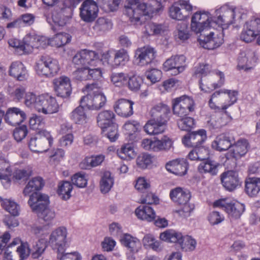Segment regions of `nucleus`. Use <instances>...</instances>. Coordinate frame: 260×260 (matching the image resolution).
I'll return each mask as SVG.
<instances>
[{
  "mask_svg": "<svg viewBox=\"0 0 260 260\" xmlns=\"http://www.w3.org/2000/svg\"><path fill=\"white\" fill-rule=\"evenodd\" d=\"M140 0H126L124 5V14L134 25H141L146 16L152 17L162 8L161 3L157 0H151L148 3H140Z\"/></svg>",
  "mask_w": 260,
  "mask_h": 260,
  "instance_id": "nucleus-1",
  "label": "nucleus"
},
{
  "mask_svg": "<svg viewBox=\"0 0 260 260\" xmlns=\"http://www.w3.org/2000/svg\"><path fill=\"white\" fill-rule=\"evenodd\" d=\"M28 204L40 221H43L47 225L52 223L56 214L48 207L49 200L47 195L40 192L34 193L30 195Z\"/></svg>",
  "mask_w": 260,
  "mask_h": 260,
  "instance_id": "nucleus-2",
  "label": "nucleus"
},
{
  "mask_svg": "<svg viewBox=\"0 0 260 260\" xmlns=\"http://www.w3.org/2000/svg\"><path fill=\"white\" fill-rule=\"evenodd\" d=\"M25 104L34 107L39 113L51 114L57 112L58 106L55 99L48 94L38 96L32 92L25 94Z\"/></svg>",
  "mask_w": 260,
  "mask_h": 260,
  "instance_id": "nucleus-3",
  "label": "nucleus"
},
{
  "mask_svg": "<svg viewBox=\"0 0 260 260\" xmlns=\"http://www.w3.org/2000/svg\"><path fill=\"white\" fill-rule=\"evenodd\" d=\"M238 92L236 90H221L212 94L209 101V106L213 109L225 110L237 100Z\"/></svg>",
  "mask_w": 260,
  "mask_h": 260,
  "instance_id": "nucleus-4",
  "label": "nucleus"
},
{
  "mask_svg": "<svg viewBox=\"0 0 260 260\" xmlns=\"http://www.w3.org/2000/svg\"><path fill=\"white\" fill-rule=\"evenodd\" d=\"M35 69L40 76L52 77L57 74L60 67L56 59L48 55H43L36 63Z\"/></svg>",
  "mask_w": 260,
  "mask_h": 260,
  "instance_id": "nucleus-5",
  "label": "nucleus"
},
{
  "mask_svg": "<svg viewBox=\"0 0 260 260\" xmlns=\"http://www.w3.org/2000/svg\"><path fill=\"white\" fill-rule=\"evenodd\" d=\"M172 103L174 114L180 117L186 116L195 109L194 101L186 95L173 99Z\"/></svg>",
  "mask_w": 260,
  "mask_h": 260,
  "instance_id": "nucleus-6",
  "label": "nucleus"
},
{
  "mask_svg": "<svg viewBox=\"0 0 260 260\" xmlns=\"http://www.w3.org/2000/svg\"><path fill=\"white\" fill-rule=\"evenodd\" d=\"M52 143L53 138L50 133L42 130L39 132L36 137L30 139L28 146L32 151L42 153L47 151Z\"/></svg>",
  "mask_w": 260,
  "mask_h": 260,
  "instance_id": "nucleus-7",
  "label": "nucleus"
},
{
  "mask_svg": "<svg viewBox=\"0 0 260 260\" xmlns=\"http://www.w3.org/2000/svg\"><path fill=\"white\" fill-rule=\"evenodd\" d=\"M210 14L208 12H197L191 17L190 28L196 34H200L205 31H208L211 27L215 24L214 21L210 20Z\"/></svg>",
  "mask_w": 260,
  "mask_h": 260,
  "instance_id": "nucleus-8",
  "label": "nucleus"
},
{
  "mask_svg": "<svg viewBox=\"0 0 260 260\" xmlns=\"http://www.w3.org/2000/svg\"><path fill=\"white\" fill-rule=\"evenodd\" d=\"M223 34L217 30H209L200 34L198 41L205 49L213 50L219 47L223 42Z\"/></svg>",
  "mask_w": 260,
  "mask_h": 260,
  "instance_id": "nucleus-9",
  "label": "nucleus"
},
{
  "mask_svg": "<svg viewBox=\"0 0 260 260\" xmlns=\"http://www.w3.org/2000/svg\"><path fill=\"white\" fill-rule=\"evenodd\" d=\"M214 207L224 210L230 216L238 218L244 211V206L239 202L233 203L227 199H220L213 203Z\"/></svg>",
  "mask_w": 260,
  "mask_h": 260,
  "instance_id": "nucleus-10",
  "label": "nucleus"
},
{
  "mask_svg": "<svg viewBox=\"0 0 260 260\" xmlns=\"http://www.w3.org/2000/svg\"><path fill=\"white\" fill-rule=\"evenodd\" d=\"M192 10V6L188 1H182L174 3L169 9V15L171 18L177 20H183L186 19Z\"/></svg>",
  "mask_w": 260,
  "mask_h": 260,
  "instance_id": "nucleus-11",
  "label": "nucleus"
},
{
  "mask_svg": "<svg viewBox=\"0 0 260 260\" xmlns=\"http://www.w3.org/2000/svg\"><path fill=\"white\" fill-rule=\"evenodd\" d=\"M99 7L93 0H86L80 8V16L82 20L86 22H93L98 17Z\"/></svg>",
  "mask_w": 260,
  "mask_h": 260,
  "instance_id": "nucleus-12",
  "label": "nucleus"
},
{
  "mask_svg": "<svg viewBox=\"0 0 260 260\" xmlns=\"http://www.w3.org/2000/svg\"><path fill=\"white\" fill-rule=\"evenodd\" d=\"M218 13L219 15L214 22L215 24L222 26L232 24L235 17L240 13V9L231 8L225 5L221 7L218 10Z\"/></svg>",
  "mask_w": 260,
  "mask_h": 260,
  "instance_id": "nucleus-13",
  "label": "nucleus"
},
{
  "mask_svg": "<svg viewBox=\"0 0 260 260\" xmlns=\"http://www.w3.org/2000/svg\"><path fill=\"white\" fill-rule=\"evenodd\" d=\"M67 231L65 228H58L51 233L49 243L57 252H62L67 245Z\"/></svg>",
  "mask_w": 260,
  "mask_h": 260,
  "instance_id": "nucleus-14",
  "label": "nucleus"
},
{
  "mask_svg": "<svg viewBox=\"0 0 260 260\" xmlns=\"http://www.w3.org/2000/svg\"><path fill=\"white\" fill-rule=\"evenodd\" d=\"M54 91L58 96L62 98H69L72 92L71 80L66 76H60L53 80Z\"/></svg>",
  "mask_w": 260,
  "mask_h": 260,
  "instance_id": "nucleus-15",
  "label": "nucleus"
},
{
  "mask_svg": "<svg viewBox=\"0 0 260 260\" xmlns=\"http://www.w3.org/2000/svg\"><path fill=\"white\" fill-rule=\"evenodd\" d=\"M106 98L104 94L85 95L80 100V104L89 110H99L106 103Z\"/></svg>",
  "mask_w": 260,
  "mask_h": 260,
  "instance_id": "nucleus-16",
  "label": "nucleus"
},
{
  "mask_svg": "<svg viewBox=\"0 0 260 260\" xmlns=\"http://www.w3.org/2000/svg\"><path fill=\"white\" fill-rule=\"evenodd\" d=\"M256 61L257 58L254 51L248 50L241 52L238 58L237 68L239 70L250 71L255 66Z\"/></svg>",
  "mask_w": 260,
  "mask_h": 260,
  "instance_id": "nucleus-17",
  "label": "nucleus"
},
{
  "mask_svg": "<svg viewBox=\"0 0 260 260\" xmlns=\"http://www.w3.org/2000/svg\"><path fill=\"white\" fill-rule=\"evenodd\" d=\"M155 56L156 52L154 48L149 46L138 48L135 53L136 61L140 66H145L151 63Z\"/></svg>",
  "mask_w": 260,
  "mask_h": 260,
  "instance_id": "nucleus-18",
  "label": "nucleus"
},
{
  "mask_svg": "<svg viewBox=\"0 0 260 260\" xmlns=\"http://www.w3.org/2000/svg\"><path fill=\"white\" fill-rule=\"evenodd\" d=\"M4 116L5 121L13 126L20 124L26 119L25 112L17 107L8 108Z\"/></svg>",
  "mask_w": 260,
  "mask_h": 260,
  "instance_id": "nucleus-19",
  "label": "nucleus"
},
{
  "mask_svg": "<svg viewBox=\"0 0 260 260\" xmlns=\"http://www.w3.org/2000/svg\"><path fill=\"white\" fill-rule=\"evenodd\" d=\"M206 133L204 129L193 132L185 135L182 138V143L188 147H198L206 139Z\"/></svg>",
  "mask_w": 260,
  "mask_h": 260,
  "instance_id": "nucleus-20",
  "label": "nucleus"
},
{
  "mask_svg": "<svg viewBox=\"0 0 260 260\" xmlns=\"http://www.w3.org/2000/svg\"><path fill=\"white\" fill-rule=\"evenodd\" d=\"M170 112L168 106L162 104H157L153 107L150 111V119L167 124Z\"/></svg>",
  "mask_w": 260,
  "mask_h": 260,
  "instance_id": "nucleus-21",
  "label": "nucleus"
},
{
  "mask_svg": "<svg viewBox=\"0 0 260 260\" xmlns=\"http://www.w3.org/2000/svg\"><path fill=\"white\" fill-rule=\"evenodd\" d=\"M185 63L183 55L172 56L164 63L163 68L165 71L174 70V74L177 75L184 71Z\"/></svg>",
  "mask_w": 260,
  "mask_h": 260,
  "instance_id": "nucleus-22",
  "label": "nucleus"
},
{
  "mask_svg": "<svg viewBox=\"0 0 260 260\" xmlns=\"http://www.w3.org/2000/svg\"><path fill=\"white\" fill-rule=\"evenodd\" d=\"M26 44L25 49L27 53L31 52L34 48H44L49 45V39L45 37L36 35H27L24 37Z\"/></svg>",
  "mask_w": 260,
  "mask_h": 260,
  "instance_id": "nucleus-23",
  "label": "nucleus"
},
{
  "mask_svg": "<svg viewBox=\"0 0 260 260\" xmlns=\"http://www.w3.org/2000/svg\"><path fill=\"white\" fill-rule=\"evenodd\" d=\"M134 102L125 99L118 100L114 104V109L119 115L127 117L133 114V105Z\"/></svg>",
  "mask_w": 260,
  "mask_h": 260,
  "instance_id": "nucleus-24",
  "label": "nucleus"
},
{
  "mask_svg": "<svg viewBox=\"0 0 260 260\" xmlns=\"http://www.w3.org/2000/svg\"><path fill=\"white\" fill-rule=\"evenodd\" d=\"M223 186L230 191L235 189L239 184L238 173L234 171H228L221 175Z\"/></svg>",
  "mask_w": 260,
  "mask_h": 260,
  "instance_id": "nucleus-25",
  "label": "nucleus"
},
{
  "mask_svg": "<svg viewBox=\"0 0 260 260\" xmlns=\"http://www.w3.org/2000/svg\"><path fill=\"white\" fill-rule=\"evenodd\" d=\"M166 169L170 173L181 176L187 172V164L184 160H173L166 164Z\"/></svg>",
  "mask_w": 260,
  "mask_h": 260,
  "instance_id": "nucleus-26",
  "label": "nucleus"
},
{
  "mask_svg": "<svg viewBox=\"0 0 260 260\" xmlns=\"http://www.w3.org/2000/svg\"><path fill=\"white\" fill-rule=\"evenodd\" d=\"M170 197L174 203L181 205L189 202L191 196L188 190L178 187L171 190Z\"/></svg>",
  "mask_w": 260,
  "mask_h": 260,
  "instance_id": "nucleus-27",
  "label": "nucleus"
},
{
  "mask_svg": "<svg viewBox=\"0 0 260 260\" xmlns=\"http://www.w3.org/2000/svg\"><path fill=\"white\" fill-rule=\"evenodd\" d=\"M120 241L122 245L131 253H137L141 248V244L139 240L129 234H125L121 236Z\"/></svg>",
  "mask_w": 260,
  "mask_h": 260,
  "instance_id": "nucleus-28",
  "label": "nucleus"
},
{
  "mask_svg": "<svg viewBox=\"0 0 260 260\" xmlns=\"http://www.w3.org/2000/svg\"><path fill=\"white\" fill-rule=\"evenodd\" d=\"M217 75L220 78V81L218 84L213 82L212 76L201 78L200 81L201 90L206 92H210L218 86H221L224 82V75L222 72H218L217 73Z\"/></svg>",
  "mask_w": 260,
  "mask_h": 260,
  "instance_id": "nucleus-29",
  "label": "nucleus"
},
{
  "mask_svg": "<svg viewBox=\"0 0 260 260\" xmlns=\"http://www.w3.org/2000/svg\"><path fill=\"white\" fill-rule=\"evenodd\" d=\"M231 118L226 115V112L218 113L213 115L207 122L210 128L218 129L225 125Z\"/></svg>",
  "mask_w": 260,
  "mask_h": 260,
  "instance_id": "nucleus-30",
  "label": "nucleus"
},
{
  "mask_svg": "<svg viewBox=\"0 0 260 260\" xmlns=\"http://www.w3.org/2000/svg\"><path fill=\"white\" fill-rule=\"evenodd\" d=\"M9 74L18 81H23L27 77V72L25 67L19 61L14 62L11 64Z\"/></svg>",
  "mask_w": 260,
  "mask_h": 260,
  "instance_id": "nucleus-31",
  "label": "nucleus"
},
{
  "mask_svg": "<svg viewBox=\"0 0 260 260\" xmlns=\"http://www.w3.org/2000/svg\"><path fill=\"white\" fill-rule=\"evenodd\" d=\"M167 124L151 119L149 120L144 126V131L149 135L154 136L163 133Z\"/></svg>",
  "mask_w": 260,
  "mask_h": 260,
  "instance_id": "nucleus-32",
  "label": "nucleus"
},
{
  "mask_svg": "<svg viewBox=\"0 0 260 260\" xmlns=\"http://www.w3.org/2000/svg\"><path fill=\"white\" fill-rule=\"evenodd\" d=\"M248 147V144L246 140H239L235 144L231 145L229 155L236 159L239 158L247 153Z\"/></svg>",
  "mask_w": 260,
  "mask_h": 260,
  "instance_id": "nucleus-33",
  "label": "nucleus"
},
{
  "mask_svg": "<svg viewBox=\"0 0 260 260\" xmlns=\"http://www.w3.org/2000/svg\"><path fill=\"white\" fill-rule=\"evenodd\" d=\"M135 214L139 219L148 222L153 221L156 217L154 210L147 205L139 206L135 210Z\"/></svg>",
  "mask_w": 260,
  "mask_h": 260,
  "instance_id": "nucleus-34",
  "label": "nucleus"
},
{
  "mask_svg": "<svg viewBox=\"0 0 260 260\" xmlns=\"http://www.w3.org/2000/svg\"><path fill=\"white\" fill-rule=\"evenodd\" d=\"M44 185L43 179L40 177L32 178L24 187L23 193L24 196H28L30 193L37 192L36 191L42 188Z\"/></svg>",
  "mask_w": 260,
  "mask_h": 260,
  "instance_id": "nucleus-35",
  "label": "nucleus"
},
{
  "mask_svg": "<svg viewBox=\"0 0 260 260\" xmlns=\"http://www.w3.org/2000/svg\"><path fill=\"white\" fill-rule=\"evenodd\" d=\"M114 114L113 112L105 110L100 112L96 118L97 123L102 129L107 128L108 126L113 124Z\"/></svg>",
  "mask_w": 260,
  "mask_h": 260,
  "instance_id": "nucleus-36",
  "label": "nucleus"
},
{
  "mask_svg": "<svg viewBox=\"0 0 260 260\" xmlns=\"http://www.w3.org/2000/svg\"><path fill=\"white\" fill-rule=\"evenodd\" d=\"M112 23L107 18L100 17L95 22L92 27L94 31L98 34H102L111 29Z\"/></svg>",
  "mask_w": 260,
  "mask_h": 260,
  "instance_id": "nucleus-37",
  "label": "nucleus"
},
{
  "mask_svg": "<svg viewBox=\"0 0 260 260\" xmlns=\"http://www.w3.org/2000/svg\"><path fill=\"white\" fill-rule=\"evenodd\" d=\"M245 190L250 197H255L260 191V178H250L245 182Z\"/></svg>",
  "mask_w": 260,
  "mask_h": 260,
  "instance_id": "nucleus-38",
  "label": "nucleus"
},
{
  "mask_svg": "<svg viewBox=\"0 0 260 260\" xmlns=\"http://www.w3.org/2000/svg\"><path fill=\"white\" fill-rule=\"evenodd\" d=\"M212 147L219 151H225L231 147V141L229 137L220 135L212 142Z\"/></svg>",
  "mask_w": 260,
  "mask_h": 260,
  "instance_id": "nucleus-39",
  "label": "nucleus"
},
{
  "mask_svg": "<svg viewBox=\"0 0 260 260\" xmlns=\"http://www.w3.org/2000/svg\"><path fill=\"white\" fill-rule=\"evenodd\" d=\"M66 8L64 7L60 8V11L57 12V10L53 12L51 15V18H48V22L52 24L53 23L55 25L63 26L66 25L69 18L63 14V12Z\"/></svg>",
  "mask_w": 260,
  "mask_h": 260,
  "instance_id": "nucleus-40",
  "label": "nucleus"
},
{
  "mask_svg": "<svg viewBox=\"0 0 260 260\" xmlns=\"http://www.w3.org/2000/svg\"><path fill=\"white\" fill-rule=\"evenodd\" d=\"M72 189V184L69 181H62L58 183L57 193L62 200H67L70 198Z\"/></svg>",
  "mask_w": 260,
  "mask_h": 260,
  "instance_id": "nucleus-41",
  "label": "nucleus"
},
{
  "mask_svg": "<svg viewBox=\"0 0 260 260\" xmlns=\"http://www.w3.org/2000/svg\"><path fill=\"white\" fill-rule=\"evenodd\" d=\"M105 159L103 155L87 157L80 163V166L82 169H87L90 167H95L101 165Z\"/></svg>",
  "mask_w": 260,
  "mask_h": 260,
  "instance_id": "nucleus-42",
  "label": "nucleus"
},
{
  "mask_svg": "<svg viewBox=\"0 0 260 260\" xmlns=\"http://www.w3.org/2000/svg\"><path fill=\"white\" fill-rule=\"evenodd\" d=\"M117 153L121 159L127 160L134 158L137 155L134 147L129 144L122 145L117 150Z\"/></svg>",
  "mask_w": 260,
  "mask_h": 260,
  "instance_id": "nucleus-43",
  "label": "nucleus"
},
{
  "mask_svg": "<svg viewBox=\"0 0 260 260\" xmlns=\"http://www.w3.org/2000/svg\"><path fill=\"white\" fill-rule=\"evenodd\" d=\"M114 183V180L111 173L108 171L104 172L100 181V189L102 193H106L111 189Z\"/></svg>",
  "mask_w": 260,
  "mask_h": 260,
  "instance_id": "nucleus-44",
  "label": "nucleus"
},
{
  "mask_svg": "<svg viewBox=\"0 0 260 260\" xmlns=\"http://www.w3.org/2000/svg\"><path fill=\"white\" fill-rule=\"evenodd\" d=\"M71 37L67 33L56 34L53 38L49 39V45L56 47H60L71 41Z\"/></svg>",
  "mask_w": 260,
  "mask_h": 260,
  "instance_id": "nucleus-45",
  "label": "nucleus"
},
{
  "mask_svg": "<svg viewBox=\"0 0 260 260\" xmlns=\"http://www.w3.org/2000/svg\"><path fill=\"white\" fill-rule=\"evenodd\" d=\"M142 242L146 248H150L156 251H159L162 249L160 242L156 240L152 235H146L143 238Z\"/></svg>",
  "mask_w": 260,
  "mask_h": 260,
  "instance_id": "nucleus-46",
  "label": "nucleus"
},
{
  "mask_svg": "<svg viewBox=\"0 0 260 260\" xmlns=\"http://www.w3.org/2000/svg\"><path fill=\"white\" fill-rule=\"evenodd\" d=\"M129 59V55L126 50L121 49L116 51L113 58L112 66H119L124 65Z\"/></svg>",
  "mask_w": 260,
  "mask_h": 260,
  "instance_id": "nucleus-47",
  "label": "nucleus"
},
{
  "mask_svg": "<svg viewBox=\"0 0 260 260\" xmlns=\"http://www.w3.org/2000/svg\"><path fill=\"white\" fill-rule=\"evenodd\" d=\"M100 62L98 55L95 52L86 49L84 67H96Z\"/></svg>",
  "mask_w": 260,
  "mask_h": 260,
  "instance_id": "nucleus-48",
  "label": "nucleus"
},
{
  "mask_svg": "<svg viewBox=\"0 0 260 260\" xmlns=\"http://www.w3.org/2000/svg\"><path fill=\"white\" fill-rule=\"evenodd\" d=\"M2 206L13 216L19 215L20 206L13 200L7 199H3L2 200Z\"/></svg>",
  "mask_w": 260,
  "mask_h": 260,
  "instance_id": "nucleus-49",
  "label": "nucleus"
},
{
  "mask_svg": "<svg viewBox=\"0 0 260 260\" xmlns=\"http://www.w3.org/2000/svg\"><path fill=\"white\" fill-rule=\"evenodd\" d=\"M219 164L212 160H209L201 164L198 167V170L201 173H209L212 175L217 173Z\"/></svg>",
  "mask_w": 260,
  "mask_h": 260,
  "instance_id": "nucleus-50",
  "label": "nucleus"
},
{
  "mask_svg": "<svg viewBox=\"0 0 260 260\" xmlns=\"http://www.w3.org/2000/svg\"><path fill=\"white\" fill-rule=\"evenodd\" d=\"M159 238L161 240L169 242L178 243L182 238L181 233L172 230H166L160 234Z\"/></svg>",
  "mask_w": 260,
  "mask_h": 260,
  "instance_id": "nucleus-51",
  "label": "nucleus"
},
{
  "mask_svg": "<svg viewBox=\"0 0 260 260\" xmlns=\"http://www.w3.org/2000/svg\"><path fill=\"white\" fill-rule=\"evenodd\" d=\"M181 249L185 251H191L195 249L197 242L196 240L190 236H185L181 238L178 242Z\"/></svg>",
  "mask_w": 260,
  "mask_h": 260,
  "instance_id": "nucleus-52",
  "label": "nucleus"
},
{
  "mask_svg": "<svg viewBox=\"0 0 260 260\" xmlns=\"http://www.w3.org/2000/svg\"><path fill=\"white\" fill-rule=\"evenodd\" d=\"M172 146V140L166 136H163L160 140H155V151L169 150Z\"/></svg>",
  "mask_w": 260,
  "mask_h": 260,
  "instance_id": "nucleus-53",
  "label": "nucleus"
},
{
  "mask_svg": "<svg viewBox=\"0 0 260 260\" xmlns=\"http://www.w3.org/2000/svg\"><path fill=\"white\" fill-rule=\"evenodd\" d=\"M83 107H85L81 104L71 113V118L76 123H83L86 122L87 116L84 111Z\"/></svg>",
  "mask_w": 260,
  "mask_h": 260,
  "instance_id": "nucleus-54",
  "label": "nucleus"
},
{
  "mask_svg": "<svg viewBox=\"0 0 260 260\" xmlns=\"http://www.w3.org/2000/svg\"><path fill=\"white\" fill-rule=\"evenodd\" d=\"M128 78V75L123 73H114L111 76V80L116 86L121 87L125 84Z\"/></svg>",
  "mask_w": 260,
  "mask_h": 260,
  "instance_id": "nucleus-55",
  "label": "nucleus"
},
{
  "mask_svg": "<svg viewBox=\"0 0 260 260\" xmlns=\"http://www.w3.org/2000/svg\"><path fill=\"white\" fill-rule=\"evenodd\" d=\"M177 121L178 127L182 131H190L194 125V120L192 118L189 117H181Z\"/></svg>",
  "mask_w": 260,
  "mask_h": 260,
  "instance_id": "nucleus-56",
  "label": "nucleus"
},
{
  "mask_svg": "<svg viewBox=\"0 0 260 260\" xmlns=\"http://www.w3.org/2000/svg\"><path fill=\"white\" fill-rule=\"evenodd\" d=\"M136 161L137 165L139 168L146 169L152 164V157L149 154L142 153L138 156Z\"/></svg>",
  "mask_w": 260,
  "mask_h": 260,
  "instance_id": "nucleus-57",
  "label": "nucleus"
},
{
  "mask_svg": "<svg viewBox=\"0 0 260 260\" xmlns=\"http://www.w3.org/2000/svg\"><path fill=\"white\" fill-rule=\"evenodd\" d=\"M46 247V243L44 240L38 241L31 249L32 257L34 258H38L44 252Z\"/></svg>",
  "mask_w": 260,
  "mask_h": 260,
  "instance_id": "nucleus-58",
  "label": "nucleus"
},
{
  "mask_svg": "<svg viewBox=\"0 0 260 260\" xmlns=\"http://www.w3.org/2000/svg\"><path fill=\"white\" fill-rule=\"evenodd\" d=\"M162 31L161 26L153 23H148L145 25L143 33L147 36L160 34Z\"/></svg>",
  "mask_w": 260,
  "mask_h": 260,
  "instance_id": "nucleus-59",
  "label": "nucleus"
},
{
  "mask_svg": "<svg viewBox=\"0 0 260 260\" xmlns=\"http://www.w3.org/2000/svg\"><path fill=\"white\" fill-rule=\"evenodd\" d=\"M248 30H251L257 36L260 34V19L255 18L245 22L244 25Z\"/></svg>",
  "mask_w": 260,
  "mask_h": 260,
  "instance_id": "nucleus-60",
  "label": "nucleus"
},
{
  "mask_svg": "<svg viewBox=\"0 0 260 260\" xmlns=\"http://www.w3.org/2000/svg\"><path fill=\"white\" fill-rule=\"evenodd\" d=\"M72 182L73 184L79 188H83L86 186L87 180L85 175L81 173L74 174L72 177Z\"/></svg>",
  "mask_w": 260,
  "mask_h": 260,
  "instance_id": "nucleus-61",
  "label": "nucleus"
},
{
  "mask_svg": "<svg viewBox=\"0 0 260 260\" xmlns=\"http://www.w3.org/2000/svg\"><path fill=\"white\" fill-rule=\"evenodd\" d=\"M180 205L182 206V208L179 210H176L175 212L182 218L189 217L194 208V205L189 203V202Z\"/></svg>",
  "mask_w": 260,
  "mask_h": 260,
  "instance_id": "nucleus-62",
  "label": "nucleus"
},
{
  "mask_svg": "<svg viewBox=\"0 0 260 260\" xmlns=\"http://www.w3.org/2000/svg\"><path fill=\"white\" fill-rule=\"evenodd\" d=\"M32 168L27 167L22 169H18L15 171L14 177L16 179H27L32 175Z\"/></svg>",
  "mask_w": 260,
  "mask_h": 260,
  "instance_id": "nucleus-63",
  "label": "nucleus"
},
{
  "mask_svg": "<svg viewBox=\"0 0 260 260\" xmlns=\"http://www.w3.org/2000/svg\"><path fill=\"white\" fill-rule=\"evenodd\" d=\"M64 249L62 252H58L57 258L59 260H80V257L77 252H65Z\"/></svg>",
  "mask_w": 260,
  "mask_h": 260,
  "instance_id": "nucleus-64",
  "label": "nucleus"
}]
</instances>
